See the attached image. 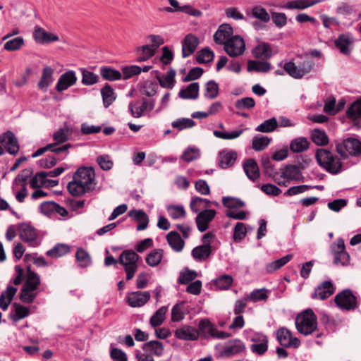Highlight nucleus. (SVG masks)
I'll use <instances>...</instances> for the list:
<instances>
[{
	"mask_svg": "<svg viewBox=\"0 0 361 361\" xmlns=\"http://www.w3.org/2000/svg\"><path fill=\"white\" fill-rule=\"evenodd\" d=\"M295 327L297 331L304 336H309L317 331V317L314 311L308 308L298 313L295 318Z\"/></svg>",
	"mask_w": 361,
	"mask_h": 361,
	"instance_id": "obj_6",
	"label": "nucleus"
},
{
	"mask_svg": "<svg viewBox=\"0 0 361 361\" xmlns=\"http://www.w3.org/2000/svg\"><path fill=\"white\" fill-rule=\"evenodd\" d=\"M0 143L4 146L10 154H16L20 149L19 144L14 133L10 130L0 135Z\"/></svg>",
	"mask_w": 361,
	"mask_h": 361,
	"instance_id": "obj_14",
	"label": "nucleus"
},
{
	"mask_svg": "<svg viewBox=\"0 0 361 361\" xmlns=\"http://www.w3.org/2000/svg\"><path fill=\"white\" fill-rule=\"evenodd\" d=\"M128 215L138 223L137 231H143L147 228L149 224V217L143 210L132 209L128 212Z\"/></svg>",
	"mask_w": 361,
	"mask_h": 361,
	"instance_id": "obj_28",
	"label": "nucleus"
},
{
	"mask_svg": "<svg viewBox=\"0 0 361 361\" xmlns=\"http://www.w3.org/2000/svg\"><path fill=\"white\" fill-rule=\"evenodd\" d=\"M322 1L323 0H290L283 6V8L290 10H303Z\"/></svg>",
	"mask_w": 361,
	"mask_h": 361,
	"instance_id": "obj_30",
	"label": "nucleus"
},
{
	"mask_svg": "<svg viewBox=\"0 0 361 361\" xmlns=\"http://www.w3.org/2000/svg\"><path fill=\"white\" fill-rule=\"evenodd\" d=\"M334 292L335 288L333 283L331 281H324L314 289L311 298L324 300L331 297Z\"/></svg>",
	"mask_w": 361,
	"mask_h": 361,
	"instance_id": "obj_15",
	"label": "nucleus"
},
{
	"mask_svg": "<svg viewBox=\"0 0 361 361\" xmlns=\"http://www.w3.org/2000/svg\"><path fill=\"white\" fill-rule=\"evenodd\" d=\"M243 169L250 180L255 181L259 178V169L254 159L245 160L243 163Z\"/></svg>",
	"mask_w": 361,
	"mask_h": 361,
	"instance_id": "obj_29",
	"label": "nucleus"
},
{
	"mask_svg": "<svg viewBox=\"0 0 361 361\" xmlns=\"http://www.w3.org/2000/svg\"><path fill=\"white\" fill-rule=\"evenodd\" d=\"M214 328L215 326L209 319H204L200 322L197 331L199 335L201 334L204 338L211 337L212 334L216 332Z\"/></svg>",
	"mask_w": 361,
	"mask_h": 361,
	"instance_id": "obj_51",
	"label": "nucleus"
},
{
	"mask_svg": "<svg viewBox=\"0 0 361 361\" xmlns=\"http://www.w3.org/2000/svg\"><path fill=\"white\" fill-rule=\"evenodd\" d=\"M77 80L75 73L73 71H66L60 76L55 88L56 91L61 92L74 85Z\"/></svg>",
	"mask_w": 361,
	"mask_h": 361,
	"instance_id": "obj_19",
	"label": "nucleus"
},
{
	"mask_svg": "<svg viewBox=\"0 0 361 361\" xmlns=\"http://www.w3.org/2000/svg\"><path fill=\"white\" fill-rule=\"evenodd\" d=\"M276 339L283 348H298L301 342L297 337H293L292 332L286 327H280L276 331Z\"/></svg>",
	"mask_w": 361,
	"mask_h": 361,
	"instance_id": "obj_11",
	"label": "nucleus"
},
{
	"mask_svg": "<svg viewBox=\"0 0 361 361\" xmlns=\"http://www.w3.org/2000/svg\"><path fill=\"white\" fill-rule=\"evenodd\" d=\"M271 69L269 62L250 60L247 63L248 71H256L259 73H267Z\"/></svg>",
	"mask_w": 361,
	"mask_h": 361,
	"instance_id": "obj_47",
	"label": "nucleus"
},
{
	"mask_svg": "<svg viewBox=\"0 0 361 361\" xmlns=\"http://www.w3.org/2000/svg\"><path fill=\"white\" fill-rule=\"evenodd\" d=\"M101 95L103 100V104L105 108H108L116 100V95L112 87L106 83L101 89Z\"/></svg>",
	"mask_w": 361,
	"mask_h": 361,
	"instance_id": "obj_40",
	"label": "nucleus"
},
{
	"mask_svg": "<svg viewBox=\"0 0 361 361\" xmlns=\"http://www.w3.org/2000/svg\"><path fill=\"white\" fill-rule=\"evenodd\" d=\"M216 212L214 209H204L200 212L195 218V223L200 232L206 231L209 224L214 220Z\"/></svg>",
	"mask_w": 361,
	"mask_h": 361,
	"instance_id": "obj_13",
	"label": "nucleus"
},
{
	"mask_svg": "<svg viewBox=\"0 0 361 361\" xmlns=\"http://www.w3.org/2000/svg\"><path fill=\"white\" fill-rule=\"evenodd\" d=\"M336 149L343 159L350 156L358 157L361 154V142L357 138L349 137L336 144Z\"/></svg>",
	"mask_w": 361,
	"mask_h": 361,
	"instance_id": "obj_7",
	"label": "nucleus"
},
{
	"mask_svg": "<svg viewBox=\"0 0 361 361\" xmlns=\"http://www.w3.org/2000/svg\"><path fill=\"white\" fill-rule=\"evenodd\" d=\"M296 63L298 66L302 77L309 73L314 66V62L313 60L307 56L303 57L300 56V61H298Z\"/></svg>",
	"mask_w": 361,
	"mask_h": 361,
	"instance_id": "obj_49",
	"label": "nucleus"
},
{
	"mask_svg": "<svg viewBox=\"0 0 361 361\" xmlns=\"http://www.w3.org/2000/svg\"><path fill=\"white\" fill-rule=\"evenodd\" d=\"M166 240L171 248L176 252H180L184 247L185 242L177 231H171L166 235Z\"/></svg>",
	"mask_w": 361,
	"mask_h": 361,
	"instance_id": "obj_36",
	"label": "nucleus"
},
{
	"mask_svg": "<svg viewBox=\"0 0 361 361\" xmlns=\"http://www.w3.org/2000/svg\"><path fill=\"white\" fill-rule=\"evenodd\" d=\"M270 141L271 139L267 136L255 135L252 142V148L255 151H262L269 145Z\"/></svg>",
	"mask_w": 361,
	"mask_h": 361,
	"instance_id": "obj_58",
	"label": "nucleus"
},
{
	"mask_svg": "<svg viewBox=\"0 0 361 361\" xmlns=\"http://www.w3.org/2000/svg\"><path fill=\"white\" fill-rule=\"evenodd\" d=\"M68 155H66V153H61L59 154H51L48 155L47 157L40 159L38 161V164L40 167L44 169H51L54 166L58 161H61L66 159Z\"/></svg>",
	"mask_w": 361,
	"mask_h": 361,
	"instance_id": "obj_38",
	"label": "nucleus"
},
{
	"mask_svg": "<svg viewBox=\"0 0 361 361\" xmlns=\"http://www.w3.org/2000/svg\"><path fill=\"white\" fill-rule=\"evenodd\" d=\"M139 259L140 256L134 250H126L121 253L118 261L112 255H109L105 257L104 264L106 266H111L119 262L123 266L126 273V280L130 281L133 279L137 271Z\"/></svg>",
	"mask_w": 361,
	"mask_h": 361,
	"instance_id": "obj_2",
	"label": "nucleus"
},
{
	"mask_svg": "<svg viewBox=\"0 0 361 361\" xmlns=\"http://www.w3.org/2000/svg\"><path fill=\"white\" fill-rule=\"evenodd\" d=\"M233 282V277L228 274H223L214 281V284L219 290H228Z\"/></svg>",
	"mask_w": 361,
	"mask_h": 361,
	"instance_id": "obj_59",
	"label": "nucleus"
},
{
	"mask_svg": "<svg viewBox=\"0 0 361 361\" xmlns=\"http://www.w3.org/2000/svg\"><path fill=\"white\" fill-rule=\"evenodd\" d=\"M72 134V128L66 123L63 127L59 128L53 133L52 138L54 142L51 144L54 145L55 148H60L61 146H59V145L68 141Z\"/></svg>",
	"mask_w": 361,
	"mask_h": 361,
	"instance_id": "obj_21",
	"label": "nucleus"
},
{
	"mask_svg": "<svg viewBox=\"0 0 361 361\" xmlns=\"http://www.w3.org/2000/svg\"><path fill=\"white\" fill-rule=\"evenodd\" d=\"M73 147H74V145H71V143H66V144H63V145H61L60 147V148H55V146L54 145L48 144V145H47L44 147H40L38 149H37L32 154V158H36V157H37L39 156L42 155L43 154H44L45 152H47L48 151H50V152H53V153H54L56 154H61V153H66V155H68L69 154L68 149L70 148Z\"/></svg>",
	"mask_w": 361,
	"mask_h": 361,
	"instance_id": "obj_23",
	"label": "nucleus"
},
{
	"mask_svg": "<svg viewBox=\"0 0 361 361\" xmlns=\"http://www.w3.org/2000/svg\"><path fill=\"white\" fill-rule=\"evenodd\" d=\"M226 54L231 57L242 55L245 49L244 39L239 35L232 36L224 45Z\"/></svg>",
	"mask_w": 361,
	"mask_h": 361,
	"instance_id": "obj_10",
	"label": "nucleus"
},
{
	"mask_svg": "<svg viewBox=\"0 0 361 361\" xmlns=\"http://www.w3.org/2000/svg\"><path fill=\"white\" fill-rule=\"evenodd\" d=\"M33 173V169L32 168H27L20 171V173L15 178L13 185V187L15 185H27V181L29 178Z\"/></svg>",
	"mask_w": 361,
	"mask_h": 361,
	"instance_id": "obj_63",
	"label": "nucleus"
},
{
	"mask_svg": "<svg viewBox=\"0 0 361 361\" xmlns=\"http://www.w3.org/2000/svg\"><path fill=\"white\" fill-rule=\"evenodd\" d=\"M310 147V142L306 137H299L291 140L290 149L295 153H300L307 150Z\"/></svg>",
	"mask_w": 361,
	"mask_h": 361,
	"instance_id": "obj_46",
	"label": "nucleus"
},
{
	"mask_svg": "<svg viewBox=\"0 0 361 361\" xmlns=\"http://www.w3.org/2000/svg\"><path fill=\"white\" fill-rule=\"evenodd\" d=\"M336 305L343 310L352 311L357 307L358 300L350 289H345L334 298Z\"/></svg>",
	"mask_w": 361,
	"mask_h": 361,
	"instance_id": "obj_8",
	"label": "nucleus"
},
{
	"mask_svg": "<svg viewBox=\"0 0 361 361\" xmlns=\"http://www.w3.org/2000/svg\"><path fill=\"white\" fill-rule=\"evenodd\" d=\"M175 76V70L170 68L166 75L157 77V80L161 87L167 89H172L176 83Z\"/></svg>",
	"mask_w": 361,
	"mask_h": 361,
	"instance_id": "obj_42",
	"label": "nucleus"
},
{
	"mask_svg": "<svg viewBox=\"0 0 361 361\" xmlns=\"http://www.w3.org/2000/svg\"><path fill=\"white\" fill-rule=\"evenodd\" d=\"M283 68L284 71L292 78L295 79H300L302 78L298 66L296 63L293 61L286 62L283 65Z\"/></svg>",
	"mask_w": 361,
	"mask_h": 361,
	"instance_id": "obj_64",
	"label": "nucleus"
},
{
	"mask_svg": "<svg viewBox=\"0 0 361 361\" xmlns=\"http://www.w3.org/2000/svg\"><path fill=\"white\" fill-rule=\"evenodd\" d=\"M212 249L208 245H198L194 247L191 252L192 257L197 262H203L209 258L212 254Z\"/></svg>",
	"mask_w": 361,
	"mask_h": 361,
	"instance_id": "obj_39",
	"label": "nucleus"
},
{
	"mask_svg": "<svg viewBox=\"0 0 361 361\" xmlns=\"http://www.w3.org/2000/svg\"><path fill=\"white\" fill-rule=\"evenodd\" d=\"M39 276L31 269L30 265H28L26 268L25 281L22 288L35 291L39 288Z\"/></svg>",
	"mask_w": 361,
	"mask_h": 361,
	"instance_id": "obj_25",
	"label": "nucleus"
},
{
	"mask_svg": "<svg viewBox=\"0 0 361 361\" xmlns=\"http://www.w3.org/2000/svg\"><path fill=\"white\" fill-rule=\"evenodd\" d=\"M54 70L50 66H46L42 70L41 78L37 84L38 88L43 92H47L52 81Z\"/></svg>",
	"mask_w": 361,
	"mask_h": 361,
	"instance_id": "obj_37",
	"label": "nucleus"
},
{
	"mask_svg": "<svg viewBox=\"0 0 361 361\" xmlns=\"http://www.w3.org/2000/svg\"><path fill=\"white\" fill-rule=\"evenodd\" d=\"M278 126V122L276 118L267 119L258 126L255 130L262 133H270L274 131Z\"/></svg>",
	"mask_w": 361,
	"mask_h": 361,
	"instance_id": "obj_60",
	"label": "nucleus"
},
{
	"mask_svg": "<svg viewBox=\"0 0 361 361\" xmlns=\"http://www.w3.org/2000/svg\"><path fill=\"white\" fill-rule=\"evenodd\" d=\"M200 85L198 82H192L186 88H182L178 97L184 99H196L199 96Z\"/></svg>",
	"mask_w": 361,
	"mask_h": 361,
	"instance_id": "obj_33",
	"label": "nucleus"
},
{
	"mask_svg": "<svg viewBox=\"0 0 361 361\" xmlns=\"http://www.w3.org/2000/svg\"><path fill=\"white\" fill-rule=\"evenodd\" d=\"M175 336L183 341H196L199 338V332L194 327L184 325L174 331Z\"/></svg>",
	"mask_w": 361,
	"mask_h": 361,
	"instance_id": "obj_24",
	"label": "nucleus"
},
{
	"mask_svg": "<svg viewBox=\"0 0 361 361\" xmlns=\"http://www.w3.org/2000/svg\"><path fill=\"white\" fill-rule=\"evenodd\" d=\"M261 164L264 169V172L267 176L272 178H275V177L278 176L279 173L272 165L268 154H263L262 156Z\"/></svg>",
	"mask_w": 361,
	"mask_h": 361,
	"instance_id": "obj_54",
	"label": "nucleus"
},
{
	"mask_svg": "<svg viewBox=\"0 0 361 361\" xmlns=\"http://www.w3.org/2000/svg\"><path fill=\"white\" fill-rule=\"evenodd\" d=\"M127 302L132 307H140L144 306L150 299V293L148 291H135L128 294Z\"/></svg>",
	"mask_w": 361,
	"mask_h": 361,
	"instance_id": "obj_17",
	"label": "nucleus"
},
{
	"mask_svg": "<svg viewBox=\"0 0 361 361\" xmlns=\"http://www.w3.org/2000/svg\"><path fill=\"white\" fill-rule=\"evenodd\" d=\"M19 235L23 241L28 243L32 247H36L39 245L37 242V231L30 224H21L19 230Z\"/></svg>",
	"mask_w": 361,
	"mask_h": 361,
	"instance_id": "obj_16",
	"label": "nucleus"
},
{
	"mask_svg": "<svg viewBox=\"0 0 361 361\" xmlns=\"http://www.w3.org/2000/svg\"><path fill=\"white\" fill-rule=\"evenodd\" d=\"M142 350L152 355L160 357L164 353L163 343L159 341H150L142 345Z\"/></svg>",
	"mask_w": 361,
	"mask_h": 361,
	"instance_id": "obj_35",
	"label": "nucleus"
},
{
	"mask_svg": "<svg viewBox=\"0 0 361 361\" xmlns=\"http://www.w3.org/2000/svg\"><path fill=\"white\" fill-rule=\"evenodd\" d=\"M315 159L318 165L331 174H338L342 171L343 164L341 159L327 149H317Z\"/></svg>",
	"mask_w": 361,
	"mask_h": 361,
	"instance_id": "obj_3",
	"label": "nucleus"
},
{
	"mask_svg": "<svg viewBox=\"0 0 361 361\" xmlns=\"http://www.w3.org/2000/svg\"><path fill=\"white\" fill-rule=\"evenodd\" d=\"M164 250L161 249H155L150 252L146 257V263L150 267L157 266L161 261Z\"/></svg>",
	"mask_w": 361,
	"mask_h": 361,
	"instance_id": "obj_55",
	"label": "nucleus"
},
{
	"mask_svg": "<svg viewBox=\"0 0 361 361\" xmlns=\"http://www.w3.org/2000/svg\"><path fill=\"white\" fill-rule=\"evenodd\" d=\"M136 52L138 55L136 61L142 62L152 57L156 53V49H154L151 45L147 44L137 47Z\"/></svg>",
	"mask_w": 361,
	"mask_h": 361,
	"instance_id": "obj_44",
	"label": "nucleus"
},
{
	"mask_svg": "<svg viewBox=\"0 0 361 361\" xmlns=\"http://www.w3.org/2000/svg\"><path fill=\"white\" fill-rule=\"evenodd\" d=\"M33 38L37 43L41 44H49L59 40L56 35L49 32L39 26L35 27Z\"/></svg>",
	"mask_w": 361,
	"mask_h": 361,
	"instance_id": "obj_18",
	"label": "nucleus"
},
{
	"mask_svg": "<svg viewBox=\"0 0 361 361\" xmlns=\"http://www.w3.org/2000/svg\"><path fill=\"white\" fill-rule=\"evenodd\" d=\"M315 159L318 165L331 174H338L342 171L343 164L341 159L327 149H317Z\"/></svg>",
	"mask_w": 361,
	"mask_h": 361,
	"instance_id": "obj_5",
	"label": "nucleus"
},
{
	"mask_svg": "<svg viewBox=\"0 0 361 361\" xmlns=\"http://www.w3.org/2000/svg\"><path fill=\"white\" fill-rule=\"evenodd\" d=\"M168 308L166 306L161 307L151 317L149 324L152 327H157L162 324L166 318V314Z\"/></svg>",
	"mask_w": 361,
	"mask_h": 361,
	"instance_id": "obj_48",
	"label": "nucleus"
},
{
	"mask_svg": "<svg viewBox=\"0 0 361 361\" xmlns=\"http://www.w3.org/2000/svg\"><path fill=\"white\" fill-rule=\"evenodd\" d=\"M252 54L255 59L267 61L272 56L273 53L269 43L261 42L253 48Z\"/></svg>",
	"mask_w": 361,
	"mask_h": 361,
	"instance_id": "obj_26",
	"label": "nucleus"
},
{
	"mask_svg": "<svg viewBox=\"0 0 361 361\" xmlns=\"http://www.w3.org/2000/svg\"><path fill=\"white\" fill-rule=\"evenodd\" d=\"M312 142L318 146H325L329 143V137L324 130L314 129L311 133Z\"/></svg>",
	"mask_w": 361,
	"mask_h": 361,
	"instance_id": "obj_50",
	"label": "nucleus"
},
{
	"mask_svg": "<svg viewBox=\"0 0 361 361\" xmlns=\"http://www.w3.org/2000/svg\"><path fill=\"white\" fill-rule=\"evenodd\" d=\"M199 39L193 34H188L182 42V56L186 58L192 54L199 44Z\"/></svg>",
	"mask_w": 361,
	"mask_h": 361,
	"instance_id": "obj_20",
	"label": "nucleus"
},
{
	"mask_svg": "<svg viewBox=\"0 0 361 361\" xmlns=\"http://www.w3.org/2000/svg\"><path fill=\"white\" fill-rule=\"evenodd\" d=\"M204 97L209 99L217 97L219 94V85L214 80H209L205 84Z\"/></svg>",
	"mask_w": 361,
	"mask_h": 361,
	"instance_id": "obj_61",
	"label": "nucleus"
},
{
	"mask_svg": "<svg viewBox=\"0 0 361 361\" xmlns=\"http://www.w3.org/2000/svg\"><path fill=\"white\" fill-rule=\"evenodd\" d=\"M148 109L147 99H142V104L138 106V102H130L128 105V109L130 114L134 118H140L144 112Z\"/></svg>",
	"mask_w": 361,
	"mask_h": 361,
	"instance_id": "obj_45",
	"label": "nucleus"
},
{
	"mask_svg": "<svg viewBox=\"0 0 361 361\" xmlns=\"http://www.w3.org/2000/svg\"><path fill=\"white\" fill-rule=\"evenodd\" d=\"M353 44V40L348 33L341 34L338 38L334 40L335 47L344 55H349L350 54L351 49L349 47Z\"/></svg>",
	"mask_w": 361,
	"mask_h": 361,
	"instance_id": "obj_27",
	"label": "nucleus"
},
{
	"mask_svg": "<svg viewBox=\"0 0 361 361\" xmlns=\"http://www.w3.org/2000/svg\"><path fill=\"white\" fill-rule=\"evenodd\" d=\"M212 201L200 197H195L191 199L190 207L194 213H198L203 207H209L211 206Z\"/></svg>",
	"mask_w": 361,
	"mask_h": 361,
	"instance_id": "obj_53",
	"label": "nucleus"
},
{
	"mask_svg": "<svg viewBox=\"0 0 361 361\" xmlns=\"http://www.w3.org/2000/svg\"><path fill=\"white\" fill-rule=\"evenodd\" d=\"M305 166L300 164V166L297 165L288 164L282 169L281 178L288 180H298L300 176H302L301 169H304Z\"/></svg>",
	"mask_w": 361,
	"mask_h": 361,
	"instance_id": "obj_31",
	"label": "nucleus"
},
{
	"mask_svg": "<svg viewBox=\"0 0 361 361\" xmlns=\"http://www.w3.org/2000/svg\"><path fill=\"white\" fill-rule=\"evenodd\" d=\"M315 159L318 165L331 174H338L342 171L343 164L341 159L327 149H317Z\"/></svg>",
	"mask_w": 361,
	"mask_h": 361,
	"instance_id": "obj_4",
	"label": "nucleus"
},
{
	"mask_svg": "<svg viewBox=\"0 0 361 361\" xmlns=\"http://www.w3.org/2000/svg\"><path fill=\"white\" fill-rule=\"evenodd\" d=\"M346 116L353 121L354 125H358V120L361 118V97L348 108Z\"/></svg>",
	"mask_w": 361,
	"mask_h": 361,
	"instance_id": "obj_34",
	"label": "nucleus"
},
{
	"mask_svg": "<svg viewBox=\"0 0 361 361\" xmlns=\"http://www.w3.org/2000/svg\"><path fill=\"white\" fill-rule=\"evenodd\" d=\"M293 257V255H287L280 259L274 260L266 264V271L268 273H273L288 263Z\"/></svg>",
	"mask_w": 361,
	"mask_h": 361,
	"instance_id": "obj_43",
	"label": "nucleus"
},
{
	"mask_svg": "<svg viewBox=\"0 0 361 361\" xmlns=\"http://www.w3.org/2000/svg\"><path fill=\"white\" fill-rule=\"evenodd\" d=\"M219 155L221 157L219 166L222 169L232 166L237 159V153L233 150L224 149L219 152Z\"/></svg>",
	"mask_w": 361,
	"mask_h": 361,
	"instance_id": "obj_32",
	"label": "nucleus"
},
{
	"mask_svg": "<svg viewBox=\"0 0 361 361\" xmlns=\"http://www.w3.org/2000/svg\"><path fill=\"white\" fill-rule=\"evenodd\" d=\"M331 252L334 256V263L336 265L346 266L350 262V255L345 251V242L343 238H338L331 244Z\"/></svg>",
	"mask_w": 361,
	"mask_h": 361,
	"instance_id": "obj_9",
	"label": "nucleus"
},
{
	"mask_svg": "<svg viewBox=\"0 0 361 361\" xmlns=\"http://www.w3.org/2000/svg\"><path fill=\"white\" fill-rule=\"evenodd\" d=\"M252 16L265 23L270 20L269 14L267 10L261 6H256L252 8Z\"/></svg>",
	"mask_w": 361,
	"mask_h": 361,
	"instance_id": "obj_62",
	"label": "nucleus"
},
{
	"mask_svg": "<svg viewBox=\"0 0 361 361\" xmlns=\"http://www.w3.org/2000/svg\"><path fill=\"white\" fill-rule=\"evenodd\" d=\"M99 73L105 80L116 81L122 78V73L119 71L109 66H102Z\"/></svg>",
	"mask_w": 361,
	"mask_h": 361,
	"instance_id": "obj_41",
	"label": "nucleus"
},
{
	"mask_svg": "<svg viewBox=\"0 0 361 361\" xmlns=\"http://www.w3.org/2000/svg\"><path fill=\"white\" fill-rule=\"evenodd\" d=\"M246 349L245 343L240 339H232L229 340L226 343L224 349L220 351L219 355H216L217 358L226 357L229 358L235 355L240 354L244 352Z\"/></svg>",
	"mask_w": 361,
	"mask_h": 361,
	"instance_id": "obj_12",
	"label": "nucleus"
},
{
	"mask_svg": "<svg viewBox=\"0 0 361 361\" xmlns=\"http://www.w3.org/2000/svg\"><path fill=\"white\" fill-rule=\"evenodd\" d=\"M70 252V246L66 244L58 243L52 249L47 252V255L52 258H58Z\"/></svg>",
	"mask_w": 361,
	"mask_h": 361,
	"instance_id": "obj_52",
	"label": "nucleus"
},
{
	"mask_svg": "<svg viewBox=\"0 0 361 361\" xmlns=\"http://www.w3.org/2000/svg\"><path fill=\"white\" fill-rule=\"evenodd\" d=\"M75 259L79 266L82 268H86L91 264V257L89 253L83 248H78L75 253Z\"/></svg>",
	"mask_w": 361,
	"mask_h": 361,
	"instance_id": "obj_56",
	"label": "nucleus"
},
{
	"mask_svg": "<svg viewBox=\"0 0 361 361\" xmlns=\"http://www.w3.org/2000/svg\"><path fill=\"white\" fill-rule=\"evenodd\" d=\"M214 52L209 47L202 49L197 52L196 60L200 64L211 62L214 59Z\"/></svg>",
	"mask_w": 361,
	"mask_h": 361,
	"instance_id": "obj_57",
	"label": "nucleus"
},
{
	"mask_svg": "<svg viewBox=\"0 0 361 361\" xmlns=\"http://www.w3.org/2000/svg\"><path fill=\"white\" fill-rule=\"evenodd\" d=\"M95 173L92 167H80L73 174L67 189L75 197L81 196L95 189Z\"/></svg>",
	"mask_w": 361,
	"mask_h": 361,
	"instance_id": "obj_1",
	"label": "nucleus"
},
{
	"mask_svg": "<svg viewBox=\"0 0 361 361\" xmlns=\"http://www.w3.org/2000/svg\"><path fill=\"white\" fill-rule=\"evenodd\" d=\"M233 33V27L229 24L219 25L214 35V41L217 44H225Z\"/></svg>",
	"mask_w": 361,
	"mask_h": 361,
	"instance_id": "obj_22",
	"label": "nucleus"
}]
</instances>
